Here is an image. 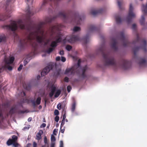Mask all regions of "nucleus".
I'll list each match as a JSON object with an SVG mask.
<instances>
[{
	"instance_id": "5701e85b",
	"label": "nucleus",
	"mask_w": 147,
	"mask_h": 147,
	"mask_svg": "<svg viewBox=\"0 0 147 147\" xmlns=\"http://www.w3.org/2000/svg\"><path fill=\"white\" fill-rule=\"evenodd\" d=\"M136 36H137V38L136 40L135 41H134L132 43V44L135 45L136 44V43H137L138 42H139L140 41V38L139 37V35L138 33H137L136 34Z\"/></svg>"
},
{
	"instance_id": "2eb2a0df",
	"label": "nucleus",
	"mask_w": 147,
	"mask_h": 147,
	"mask_svg": "<svg viewBox=\"0 0 147 147\" xmlns=\"http://www.w3.org/2000/svg\"><path fill=\"white\" fill-rule=\"evenodd\" d=\"M88 67L87 65H85L84 67L82 69V73L81 75L82 78L83 79H85L87 78V76L85 74V72L87 70Z\"/></svg>"
},
{
	"instance_id": "338daca9",
	"label": "nucleus",
	"mask_w": 147,
	"mask_h": 147,
	"mask_svg": "<svg viewBox=\"0 0 147 147\" xmlns=\"http://www.w3.org/2000/svg\"><path fill=\"white\" fill-rule=\"evenodd\" d=\"M32 120V117H29L28 119V122H30Z\"/></svg>"
},
{
	"instance_id": "4c0bfd02",
	"label": "nucleus",
	"mask_w": 147,
	"mask_h": 147,
	"mask_svg": "<svg viewBox=\"0 0 147 147\" xmlns=\"http://www.w3.org/2000/svg\"><path fill=\"white\" fill-rule=\"evenodd\" d=\"M56 139L55 137L53 135H52L51 137V141L52 142H53L55 141Z\"/></svg>"
},
{
	"instance_id": "49530a36",
	"label": "nucleus",
	"mask_w": 147,
	"mask_h": 147,
	"mask_svg": "<svg viewBox=\"0 0 147 147\" xmlns=\"http://www.w3.org/2000/svg\"><path fill=\"white\" fill-rule=\"evenodd\" d=\"M65 120L64 119H63L62 120V121L61 122V124L60 125V127L61 128L62 127H63V126L64 125V123H65Z\"/></svg>"
},
{
	"instance_id": "c85d7f7f",
	"label": "nucleus",
	"mask_w": 147,
	"mask_h": 147,
	"mask_svg": "<svg viewBox=\"0 0 147 147\" xmlns=\"http://www.w3.org/2000/svg\"><path fill=\"white\" fill-rule=\"evenodd\" d=\"M57 43L54 41H52L51 42L50 45V46L52 48H54L55 49V48L57 46Z\"/></svg>"
},
{
	"instance_id": "09e8293b",
	"label": "nucleus",
	"mask_w": 147,
	"mask_h": 147,
	"mask_svg": "<svg viewBox=\"0 0 147 147\" xmlns=\"http://www.w3.org/2000/svg\"><path fill=\"white\" fill-rule=\"evenodd\" d=\"M23 65L22 64H20L19 67L18 68V71H20L22 68Z\"/></svg>"
},
{
	"instance_id": "603ef678",
	"label": "nucleus",
	"mask_w": 147,
	"mask_h": 147,
	"mask_svg": "<svg viewBox=\"0 0 147 147\" xmlns=\"http://www.w3.org/2000/svg\"><path fill=\"white\" fill-rule=\"evenodd\" d=\"M69 78L66 77L64 79V81L66 82H69Z\"/></svg>"
},
{
	"instance_id": "f03ea898",
	"label": "nucleus",
	"mask_w": 147,
	"mask_h": 147,
	"mask_svg": "<svg viewBox=\"0 0 147 147\" xmlns=\"http://www.w3.org/2000/svg\"><path fill=\"white\" fill-rule=\"evenodd\" d=\"M105 48L104 45L102 46L98 49V51L102 54L104 64L105 66L115 65L116 63L114 57L109 53H105Z\"/></svg>"
},
{
	"instance_id": "7c9ffc66",
	"label": "nucleus",
	"mask_w": 147,
	"mask_h": 147,
	"mask_svg": "<svg viewBox=\"0 0 147 147\" xmlns=\"http://www.w3.org/2000/svg\"><path fill=\"white\" fill-rule=\"evenodd\" d=\"M61 91L60 90H58L55 95V98L58 97L61 93Z\"/></svg>"
},
{
	"instance_id": "bb28decb",
	"label": "nucleus",
	"mask_w": 147,
	"mask_h": 147,
	"mask_svg": "<svg viewBox=\"0 0 147 147\" xmlns=\"http://www.w3.org/2000/svg\"><path fill=\"white\" fill-rule=\"evenodd\" d=\"M44 143L45 144L44 145L46 147H49V144L48 142V140L46 136H45L44 138Z\"/></svg>"
},
{
	"instance_id": "58836bf2",
	"label": "nucleus",
	"mask_w": 147,
	"mask_h": 147,
	"mask_svg": "<svg viewBox=\"0 0 147 147\" xmlns=\"http://www.w3.org/2000/svg\"><path fill=\"white\" fill-rule=\"evenodd\" d=\"M72 47L69 45H67L66 46V49L68 51H70L72 49Z\"/></svg>"
},
{
	"instance_id": "39448f33",
	"label": "nucleus",
	"mask_w": 147,
	"mask_h": 147,
	"mask_svg": "<svg viewBox=\"0 0 147 147\" xmlns=\"http://www.w3.org/2000/svg\"><path fill=\"white\" fill-rule=\"evenodd\" d=\"M142 44L141 46L135 47L133 49L134 54L135 57L136 56L137 53L140 49H143L145 52L146 51V40L144 39H143L142 41Z\"/></svg>"
},
{
	"instance_id": "72a5a7b5",
	"label": "nucleus",
	"mask_w": 147,
	"mask_h": 147,
	"mask_svg": "<svg viewBox=\"0 0 147 147\" xmlns=\"http://www.w3.org/2000/svg\"><path fill=\"white\" fill-rule=\"evenodd\" d=\"M41 98L40 97H38L37 98L36 101V104L37 105H39L40 104L41 102Z\"/></svg>"
},
{
	"instance_id": "dca6fc26",
	"label": "nucleus",
	"mask_w": 147,
	"mask_h": 147,
	"mask_svg": "<svg viewBox=\"0 0 147 147\" xmlns=\"http://www.w3.org/2000/svg\"><path fill=\"white\" fill-rule=\"evenodd\" d=\"M103 10L102 9L99 10H92L90 13L92 15L95 16L98 14L102 13L103 12Z\"/></svg>"
},
{
	"instance_id": "f704fd0d",
	"label": "nucleus",
	"mask_w": 147,
	"mask_h": 147,
	"mask_svg": "<svg viewBox=\"0 0 147 147\" xmlns=\"http://www.w3.org/2000/svg\"><path fill=\"white\" fill-rule=\"evenodd\" d=\"M15 110L14 108H12L9 111V113L11 114H14L15 113Z\"/></svg>"
},
{
	"instance_id": "774afa93",
	"label": "nucleus",
	"mask_w": 147,
	"mask_h": 147,
	"mask_svg": "<svg viewBox=\"0 0 147 147\" xmlns=\"http://www.w3.org/2000/svg\"><path fill=\"white\" fill-rule=\"evenodd\" d=\"M65 118H66V115H65V114L63 115V119H64V120H65Z\"/></svg>"
},
{
	"instance_id": "a878e982",
	"label": "nucleus",
	"mask_w": 147,
	"mask_h": 147,
	"mask_svg": "<svg viewBox=\"0 0 147 147\" xmlns=\"http://www.w3.org/2000/svg\"><path fill=\"white\" fill-rule=\"evenodd\" d=\"M23 86L24 88L26 90H29L31 88V86L30 84L26 85V84H24Z\"/></svg>"
},
{
	"instance_id": "5fc2aeb1",
	"label": "nucleus",
	"mask_w": 147,
	"mask_h": 147,
	"mask_svg": "<svg viewBox=\"0 0 147 147\" xmlns=\"http://www.w3.org/2000/svg\"><path fill=\"white\" fill-rule=\"evenodd\" d=\"M81 62L80 60H78V68L80 67Z\"/></svg>"
},
{
	"instance_id": "680f3d73",
	"label": "nucleus",
	"mask_w": 147,
	"mask_h": 147,
	"mask_svg": "<svg viewBox=\"0 0 147 147\" xmlns=\"http://www.w3.org/2000/svg\"><path fill=\"white\" fill-rule=\"evenodd\" d=\"M31 102L32 103L33 105L34 106H35L36 103V102H35L34 100H32Z\"/></svg>"
},
{
	"instance_id": "e2e57ef3",
	"label": "nucleus",
	"mask_w": 147,
	"mask_h": 147,
	"mask_svg": "<svg viewBox=\"0 0 147 147\" xmlns=\"http://www.w3.org/2000/svg\"><path fill=\"white\" fill-rule=\"evenodd\" d=\"M60 60V57L59 56L57 57L56 58V61H59Z\"/></svg>"
},
{
	"instance_id": "9d476101",
	"label": "nucleus",
	"mask_w": 147,
	"mask_h": 147,
	"mask_svg": "<svg viewBox=\"0 0 147 147\" xmlns=\"http://www.w3.org/2000/svg\"><path fill=\"white\" fill-rule=\"evenodd\" d=\"M142 11L144 15L142 16L141 19L140 20V22L141 25H144L145 21L144 16L147 13V5H142Z\"/></svg>"
},
{
	"instance_id": "69168bd1",
	"label": "nucleus",
	"mask_w": 147,
	"mask_h": 147,
	"mask_svg": "<svg viewBox=\"0 0 147 147\" xmlns=\"http://www.w3.org/2000/svg\"><path fill=\"white\" fill-rule=\"evenodd\" d=\"M60 131L61 133H63L65 131V129H61V128Z\"/></svg>"
},
{
	"instance_id": "f257e3e1",
	"label": "nucleus",
	"mask_w": 147,
	"mask_h": 147,
	"mask_svg": "<svg viewBox=\"0 0 147 147\" xmlns=\"http://www.w3.org/2000/svg\"><path fill=\"white\" fill-rule=\"evenodd\" d=\"M26 1L28 8L26 10V12L29 17L26 20L24 21L19 20L17 22L14 21H11L9 24L4 26V28L12 31H15L19 27L21 29L26 30L29 32V34L26 39L20 41L19 47L21 49H24L28 45L33 46V43L35 38L37 41L39 43L43 42L44 46L48 45L50 40L49 39H47L46 40V41H45L46 37L44 34V30L42 29L43 26L46 24L51 23L58 16L63 18L66 22L67 21L70 20V21H69V22H73L74 24L78 25L80 24V22L82 21L81 16L77 13H75L74 15V18H72L64 12H60L58 16H55L53 18L47 17L45 21L40 22L37 26L36 30L31 31L32 27L29 17L32 16L34 13L30 10L28 3L30 2L32 4L33 0Z\"/></svg>"
},
{
	"instance_id": "bf43d9fd",
	"label": "nucleus",
	"mask_w": 147,
	"mask_h": 147,
	"mask_svg": "<svg viewBox=\"0 0 147 147\" xmlns=\"http://www.w3.org/2000/svg\"><path fill=\"white\" fill-rule=\"evenodd\" d=\"M57 108L59 109L60 110L61 109V105L60 104H59L57 106Z\"/></svg>"
},
{
	"instance_id": "a211bd4d",
	"label": "nucleus",
	"mask_w": 147,
	"mask_h": 147,
	"mask_svg": "<svg viewBox=\"0 0 147 147\" xmlns=\"http://www.w3.org/2000/svg\"><path fill=\"white\" fill-rule=\"evenodd\" d=\"M11 1V0H7L6 2V4L5 5V7L7 11V12L8 13H11V8H10V9H9L10 6H9V3Z\"/></svg>"
},
{
	"instance_id": "473e14b6",
	"label": "nucleus",
	"mask_w": 147,
	"mask_h": 147,
	"mask_svg": "<svg viewBox=\"0 0 147 147\" xmlns=\"http://www.w3.org/2000/svg\"><path fill=\"white\" fill-rule=\"evenodd\" d=\"M80 30V27L78 26H75L73 29V31L74 32H76L79 31Z\"/></svg>"
},
{
	"instance_id": "c756f323",
	"label": "nucleus",
	"mask_w": 147,
	"mask_h": 147,
	"mask_svg": "<svg viewBox=\"0 0 147 147\" xmlns=\"http://www.w3.org/2000/svg\"><path fill=\"white\" fill-rule=\"evenodd\" d=\"M76 106V103L75 102H74L72 105L71 111L72 112H74L75 110Z\"/></svg>"
},
{
	"instance_id": "864d4df0",
	"label": "nucleus",
	"mask_w": 147,
	"mask_h": 147,
	"mask_svg": "<svg viewBox=\"0 0 147 147\" xmlns=\"http://www.w3.org/2000/svg\"><path fill=\"white\" fill-rule=\"evenodd\" d=\"M55 143L52 142L51 144V147H55Z\"/></svg>"
},
{
	"instance_id": "3c124183",
	"label": "nucleus",
	"mask_w": 147,
	"mask_h": 147,
	"mask_svg": "<svg viewBox=\"0 0 147 147\" xmlns=\"http://www.w3.org/2000/svg\"><path fill=\"white\" fill-rule=\"evenodd\" d=\"M136 25L135 24H134L132 25V28L134 30H136Z\"/></svg>"
},
{
	"instance_id": "c03bdc74",
	"label": "nucleus",
	"mask_w": 147,
	"mask_h": 147,
	"mask_svg": "<svg viewBox=\"0 0 147 147\" xmlns=\"http://www.w3.org/2000/svg\"><path fill=\"white\" fill-rule=\"evenodd\" d=\"M118 5L119 7V8L121 9V3L119 1H117Z\"/></svg>"
},
{
	"instance_id": "412c9836",
	"label": "nucleus",
	"mask_w": 147,
	"mask_h": 147,
	"mask_svg": "<svg viewBox=\"0 0 147 147\" xmlns=\"http://www.w3.org/2000/svg\"><path fill=\"white\" fill-rule=\"evenodd\" d=\"M89 40V36L88 34H87L86 36L84 37L82 39V40L85 44H86Z\"/></svg>"
},
{
	"instance_id": "ddd939ff",
	"label": "nucleus",
	"mask_w": 147,
	"mask_h": 147,
	"mask_svg": "<svg viewBox=\"0 0 147 147\" xmlns=\"http://www.w3.org/2000/svg\"><path fill=\"white\" fill-rule=\"evenodd\" d=\"M11 137L12 139H9L7 142V144L8 146L12 145L13 142H17V141L18 137L16 136L13 135Z\"/></svg>"
},
{
	"instance_id": "37998d69",
	"label": "nucleus",
	"mask_w": 147,
	"mask_h": 147,
	"mask_svg": "<svg viewBox=\"0 0 147 147\" xmlns=\"http://www.w3.org/2000/svg\"><path fill=\"white\" fill-rule=\"evenodd\" d=\"M59 111L55 109L54 112V114L55 115H57L59 114Z\"/></svg>"
},
{
	"instance_id": "0e129e2a",
	"label": "nucleus",
	"mask_w": 147,
	"mask_h": 147,
	"mask_svg": "<svg viewBox=\"0 0 147 147\" xmlns=\"http://www.w3.org/2000/svg\"><path fill=\"white\" fill-rule=\"evenodd\" d=\"M60 147H63V143L62 141H60Z\"/></svg>"
},
{
	"instance_id": "393cba45",
	"label": "nucleus",
	"mask_w": 147,
	"mask_h": 147,
	"mask_svg": "<svg viewBox=\"0 0 147 147\" xmlns=\"http://www.w3.org/2000/svg\"><path fill=\"white\" fill-rule=\"evenodd\" d=\"M60 71L61 69H59L55 71L54 74V76L56 77H57L59 76L60 74Z\"/></svg>"
},
{
	"instance_id": "13d9d810",
	"label": "nucleus",
	"mask_w": 147,
	"mask_h": 147,
	"mask_svg": "<svg viewBox=\"0 0 147 147\" xmlns=\"http://www.w3.org/2000/svg\"><path fill=\"white\" fill-rule=\"evenodd\" d=\"M46 126V124L45 123H43L40 126V127H45Z\"/></svg>"
},
{
	"instance_id": "6e6d98bb",
	"label": "nucleus",
	"mask_w": 147,
	"mask_h": 147,
	"mask_svg": "<svg viewBox=\"0 0 147 147\" xmlns=\"http://www.w3.org/2000/svg\"><path fill=\"white\" fill-rule=\"evenodd\" d=\"M54 93L53 92H51L49 94V96L50 97H52Z\"/></svg>"
},
{
	"instance_id": "de8ad7c7",
	"label": "nucleus",
	"mask_w": 147,
	"mask_h": 147,
	"mask_svg": "<svg viewBox=\"0 0 147 147\" xmlns=\"http://www.w3.org/2000/svg\"><path fill=\"white\" fill-rule=\"evenodd\" d=\"M55 121L56 122H58L59 119V117L57 116H56L55 118Z\"/></svg>"
},
{
	"instance_id": "79ce46f5",
	"label": "nucleus",
	"mask_w": 147,
	"mask_h": 147,
	"mask_svg": "<svg viewBox=\"0 0 147 147\" xmlns=\"http://www.w3.org/2000/svg\"><path fill=\"white\" fill-rule=\"evenodd\" d=\"M58 129H54L53 131V134L55 135H56L57 133Z\"/></svg>"
},
{
	"instance_id": "f8f14e48",
	"label": "nucleus",
	"mask_w": 147,
	"mask_h": 147,
	"mask_svg": "<svg viewBox=\"0 0 147 147\" xmlns=\"http://www.w3.org/2000/svg\"><path fill=\"white\" fill-rule=\"evenodd\" d=\"M67 40V41L71 43H74L77 41L81 40L80 38L78 36L72 35L71 36L69 39L65 38L64 40Z\"/></svg>"
},
{
	"instance_id": "a18cd8bd",
	"label": "nucleus",
	"mask_w": 147,
	"mask_h": 147,
	"mask_svg": "<svg viewBox=\"0 0 147 147\" xmlns=\"http://www.w3.org/2000/svg\"><path fill=\"white\" fill-rule=\"evenodd\" d=\"M71 88L70 86H68L67 87V89L68 92H69L71 91Z\"/></svg>"
},
{
	"instance_id": "e433bc0d",
	"label": "nucleus",
	"mask_w": 147,
	"mask_h": 147,
	"mask_svg": "<svg viewBox=\"0 0 147 147\" xmlns=\"http://www.w3.org/2000/svg\"><path fill=\"white\" fill-rule=\"evenodd\" d=\"M6 18L3 17V18H2L1 17V15H0V20L3 21L5 20L6 18H9L10 17V16L9 15H6Z\"/></svg>"
},
{
	"instance_id": "cd10ccee",
	"label": "nucleus",
	"mask_w": 147,
	"mask_h": 147,
	"mask_svg": "<svg viewBox=\"0 0 147 147\" xmlns=\"http://www.w3.org/2000/svg\"><path fill=\"white\" fill-rule=\"evenodd\" d=\"M146 63V61L145 59H140L139 62V64L140 65L145 64Z\"/></svg>"
},
{
	"instance_id": "ea45409f",
	"label": "nucleus",
	"mask_w": 147,
	"mask_h": 147,
	"mask_svg": "<svg viewBox=\"0 0 147 147\" xmlns=\"http://www.w3.org/2000/svg\"><path fill=\"white\" fill-rule=\"evenodd\" d=\"M56 90V88L55 86H52L51 88V92L54 93Z\"/></svg>"
},
{
	"instance_id": "20e7f679",
	"label": "nucleus",
	"mask_w": 147,
	"mask_h": 147,
	"mask_svg": "<svg viewBox=\"0 0 147 147\" xmlns=\"http://www.w3.org/2000/svg\"><path fill=\"white\" fill-rule=\"evenodd\" d=\"M133 7L132 4H130L129 5V12L127 17L126 18V20L128 24H129L132 21V19L135 17V14L133 12Z\"/></svg>"
},
{
	"instance_id": "b1692460",
	"label": "nucleus",
	"mask_w": 147,
	"mask_h": 147,
	"mask_svg": "<svg viewBox=\"0 0 147 147\" xmlns=\"http://www.w3.org/2000/svg\"><path fill=\"white\" fill-rule=\"evenodd\" d=\"M6 39V36L4 34H3L0 36V42H4Z\"/></svg>"
},
{
	"instance_id": "6ab92c4d",
	"label": "nucleus",
	"mask_w": 147,
	"mask_h": 147,
	"mask_svg": "<svg viewBox=\"0 0 147 147\" xmlns=\"http://www.w3.org/2000/svg\"><path fill=\"white\" fill-rule=\"evenodd\" d=\"M43 133V132L42 130H40L36 134V139L38 140H40L41 139V135Z\"/></svg>"
},
{
	"instance_id": "8fccbe9b",
	"label": "nucleus",
	"mask_w": 147,
	"mask_h": 147,
	"mask_svg": "<svg viewBox=\"0 0 147 147\" xmlns=\"http://www.w3.org/2000/svg\"><path fill=\"white\" fill-rule=\"evenodd\" d=\"M61 61L63 62H64L66 61V59L65 58L63 57H61Z\"/></svg>"
},
{
	"instance_id": "f3484780",
	"label": "nucleus",
	"mask_w": 147,
	"mask_h": 147,
	"mask_svg": "<svg viewBox=\"0 0 147 147\" xmlns=\"http://www.w3.org/2000/svg\"><path fill=\"white\" fill-rule=\"evenodd\" d=\"M75 71L73 68H67L66 69L65 72V74H67L69 73H70L71 75H73L75 74Z\"/></svg>"
},
{
	"instance_id": "052dcab7",
	"label": "nucleus",
	"mask_w": 147,
	"mask_h": 147,
	"mask_svg": "<svg viewBox=\"0 0 147 147\" xmlns=\"http://www.w3.org/2000/svg\"><path fill=\"white\" fill-rule=\"evenodd\" d=\"M37 144L36 143L34 142L33 143V147H37Z\"/></svg>"
},
{
	"instance_id": "4468645a",
	"label": "nucleus",
	"mask_w": 147,
	"mask_h": 147,
	"mask_svg": "<svg viewBox=\"0 0 147 147\" xmlns=\"http://www.w3.org/2000/svg\"><path fill=\"white\" fill-rule=\"evenodd\" d=\"M117 39L115 38H113L111 39V47L112 48L115 50H117L118 49L117 46Z\"/></svg>"
},
{
	"instance_id": "4be33fe9",
	"label": "nucleus",
	"mask_w": 147,
	"mask_h": 147,
	"mask_svg": "<svg viewBox=\"0 0 147 147\" xmlns=\"http://www.w3.org/2000/svg\"><path fill=\"white\" fill-rule=\"evenodd\" d=\"M115 19L116 22L117 24H119L122 21V20L118 15H116L115 16Z\"/></svg>"
},
{
	"instance_id": "6e6552de",
	"label": "nucleus",
	"mask_w": 147,
	"mask_h": 147,
	"mask_svg": "<svg viewBox=\"0 0 147 147\" xmlns=\"http://www.w3.org/2000/svg\"><path fill=\"white\" fill-rule=\"evenodd\" d=\"M14 60V58L13 57H11L9 59H5L4 61L5 64L3 66L4 68H7L9 70H11L12 69V67L9 65V64L13 63Z\"/></svg>"
},
{
	"instance_id": "0eeeda50",
	"label": "nucleus",
	"mask_w": 147,
	"mask_h": 147,
	"mask_svg": "<svg viewBox=\"0 0 147 147\" xmlns=\"http://www.w3.org/2000/svg\"><path fill=\"white\" fill-rule=\"evenodd\" d=\"M119 39L122 41L124 47L130 45L131 43L128 41L127 38L125 36L123 32H122L120 33Z\"/></svg>"
},
{
	"instance_id": "9b49d317",
	"label": "nucleus",
	"mask_w": 147,
	"mask_h": 147,
	"mask_svg": "<svg viewBox=\"0 0 147 147\" xmlns=\"http://www.w3.org/2000/svg\"><path fill=\"white\" fill-rule=\"evenodd\" d=\"M121 62L122 67L124 69H127L131 66V62L130 61L123 59L121 60Z\"/></svg>"
},
{
	"instance_id": "1a4fd4ad",
	"label": "nucleus",
	"mask_w": 147,
	"mask_h": 147,
	"mask_svg": "<svg viewBox=\"0 0 147 147\" xmlns=\"http://www.w3.org/2000/svg\"><path fill=\"white\" fill-rule=\"evenodd\" d=\"M54 65L53 63H50L48 65L45 67L41 72L42 76H44L48 73L50 70L54 67Z\"/></svg>"
},
{
	"instance_id": "c9c22d12",
	"label": "nucleus",
	"mask_w": 147,
	"mask_h": 147,
	"mask_svg": "<svg viewBox=\"0 0 147 147\" xmlns=\"http://www.w3.org/2000/svg\"><path fill=\"white\" fill-rule=\"evenodd\" d=\"M12 144L14 147H18L19 145V144L17 142H13Z\"/></svg>"
},
{
	"instance_id": "2f4dec72",
	"label": "nucleus",
	"mask_w": 147,
	"mask_h": 147,
	"mask_svg": "<svg viewBox=\"0 0 147 147\" xmlns=\"http://www.w3.org/2000/svg\"><path fill=\"white\" fill-rule=\"evenodd\" d=\"M54 50V48L52 47L49 48L46 51V52L48 54H50Z\"/></svg>"
},
{
	"instance_id": "4d7b16f0",
	"label": "nucleus",
	"mask_w": 147,
	"mask_h": 147,
	"mask_svg": "<svg viewBox=\"0 0 147 147\" xmlns=\"http://www.w3.org/2000/svg\"><path fill=\"white\" fill-rule=\"evenodd\" d=\"M59 54L61 55H63L64 54V51L63 50H61L59 52Z\"/></svg>"
},
{
	"instance_id": "423d86ee",
	"label": "nucleus",
	"mask_w": 147,
	"mask_h": 147,
	"mask_svg": "<svg viewBox=\"0 0 147 147\" xmlns=\"http://www.w3.org/2000/svg\"><path fill=\"white\" fill-rule=\"evenodd\" d=\"M60 0H43V1L41 7H42L45 6L49 1L50 2L49 3L51 6L53 8H54L57 7L58 4Z\"/></svg>"
},
{
	"instance_id": "7ed1b4c3",
	"label": "nucleus",
	"mask_w": 147,
	"mask_h": 147,
	"mask_svg": "<svg viewBox=\"0 0 147 147\" xmlns=\"http://www.w3.org/2000/svg\"><path fill=\"white\" fill-rule=\"evenodd\" d=\"M60 26V24H57L55 25L51 26L50 27L48 30V32H50L51 36L56 33L58 34L57 36L58 38L55 41L57 43L60 42L62 39L60 33V31L61 29Z\"/></svg>"
},
{
	"instance_id": "a19ab883",
	"label": "nucleus",
	"mask_w": 147,
	"mask_h": 147,
	"mask_svg": "<svg viewBox=\"0 0 147 147\" xmlns=\"http://www.w3.org/2000/svg\"><path fill=\"white\" fill-rule=\"evenodd\" d=\"M29 61L28 59H26L24 61V65H26V64L29 62Z\"/></svg>"
},
{
	"instance_id": "aec40b11",
	"label": "nucleus",
	"mask_w": 147,
	"mask_h": 147,
	"mask_svg": "<svg viewBox=\"0 0 147 147\" xmlns=\"http://www.w3.org/2000/svg\"><path fill=\"white\" fill-rule=\"evenodd\" d=\"M96 28L94 26L91 25L89 26L88 28V32L91 33L94 31L96 30Z\"/></svg>"
}]
</instances>
